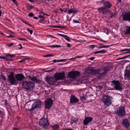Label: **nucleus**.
Instances as JSON below:
<instances>
[{"mask_svg":"<svg viewBox=\"0 0 130 130\" xmlns=\"http://www.w3.org/2000/svg\"><path fill=\"white\" fill-rule=\"evenodd\" d=\"M22 21L24 23H25L26 24H27V23H27V22H25V21H24V20H22Z\"/></svg>","mask_w":130,"mask_h":130,"instance_id":"58","label":"nucleus"},{"mask_svg":"<svg viewBox=\"0 0 130 130\" xmlns=\"http://www.w3.org/2000/svg\"><path fill=\"white\" fill-rule=\"evenodd\" d=\"M15 77L17 82V81L21 82L25 78L24 76L21 74H17L15 76Z\"/></svg>","mask_w":130,"mask_h":130,"instance_id":"17","label":"nucleus"},{"mask_svg":"<svg viewBox=\"0 0 130 130\" xmlns=\"http://www.w3.org/2000/svg\"><path fill=\"white\" fill-rule=\"evenodd\" d=\"M101 41H103V42H105V43L107 42V41L103 40H101Z\"/></svg>","mask_w":130,"mask_h":130,"instance_id":"62","label":"nucleus"},{"mask_svg":"<svg viewBox=\"0 0 130 130\" xmlns=\"http://www.w3.org/2000/svg\"><path fill=\"white\" fill-rule=\"evenodd\" d=\"M93 118L91 117H85L83 121V124L85 125H86L92 121Z\"/></svg>","mask_w":130,"mask_h":130,"instance_id":"15","label":"nucleus"},{"mask_svg":"<svg viewBox=\"0 0 130 130\" xmlns=\"http://www.w3.org/2000/svg\"><path fill=\"white\" fill-rule=\"evenodd\" d=\"M129 56V55H128L127 56H125L123 57H122V58H118L117 59L118 60H121V59H124L125 58H127L128 56Z\"/></svg>","mask_w":130,"mask_h":130,"instance_id":"37","label":"nucleus"},{"mask_svg":"<svg viewBox=\"0 0 130 130\" xmlns=\"http://www.w3.org/2000/svg\"><path fill=\"white\" fill-rule=\"evenodd\" d=\"M110 46L109 45H106L103 46V45L102 44H100L99 46V48H103L108 47Z\"/></svg>","mask_w":130,"mask_h":130,"instance_id":"30","label":"nucleus"},{"mask_svg":"<svg viewBox=\"0 0 130 130\" xmlns=\"http://www.w3.org/2000/svg\"><path fill=\"white\" fill-rule=\"evenodd\" d=\"M60 28H62V29L65 28H66V26H60Z\"/></svg>","mask_w":130,"mask_h":130,"instance_id":"53","label":"nucleus"},{"mask_svg":"<svg viewBox=\"0 0 130 130\" xmlns=\"http://www.w3.org/2000/svg\"><path fill=\"white\" fill-rule=\"evenodd\" d=\"M111 86L117 90H121L122 89L120 82L118 80H113L111 82Z\"/></svg>","mask_w":130,"mask_h":130,"instance_id":"5","label":"nucleus"},{"mask_svg":"<svg viewBox=\"0 0 130 130\" xmlns=\"http://www.w3.org/2000/svg\"><path fill=\"white\" fill-rule=\"evenodd\" d=\"M39 18H41V19H43V18H45V17H44V16L42 15H40L39 16Z\"/></svg>","mask_w":130,"mask_h":130,"instance_id":"49","label":"nucleus"},{"mask_svg":"<svg viewBox=\"0 0 130 130\" xmlns=\"http://www.w3.org/2000/svg\"><path fill=\"white\" fill-rule=\"evenodd\" d=\"M55 79L54 80L57 82V81L61 80H63L65 77V74L64 72H59L55 74L54 75Z\"/></svg>","mask_w":130,"mask_h":130,"instance_id":"7","label":"nucleus"},{"mask_svg":"<svg viewBox=\"0 0 130 130\" xmlns=\"http://www.w3.org/2000/svg\"><path fill=\"white\" fill-rule=\"evenodd\" d=\"M19 46H20V47L19 48V49L20 50V49H21L23 47H22V46L21 44H19Z\"/></svg>","mask_w":130,"mask_h":130,"instance_id":"52","label":"nucleus"},{"mask_svg":"<svg viewBox=\"0 0 130 130\" xmlns=\"http://www.w3.org/2000/svg\"><path fill=\"white\" fill-rule=\"evenodd\" d=\"M122 125L125 128H128L130 125V123L127 119H125L122 121Z\"/></svg>","mask_w":130,"mask_h":130,"instance_id":"20","label":"nucleus"},{"mask_svg":"<svg viewBox=\"0 0 130 130\" xmlns=\"http://www.w3.org/2000/svg\"><path fill=\"white\" fill-rule=\"evenodd\" d=\"M95 58V57H91L90 58V60H91L92 61V60H93Z\"/></svg>","mask_w":130,"mask_h":130,"instance_id":"54","label":"nucleus"},{"mask_svg":"<svg viewBox=\"0 0 130 130\" xmlns=\"http://www.w3.org/2000/svg\"><path fill=\"white\" fill-rule=\"evenodd\" d=\"M57 60H56L55 59L53 60V61L54 62V63L56 62H57Z\"/></svg>","mask_w":130,"mask_h":130,"instance_id":"59","label":"nucleus"},{"mask_svg":"<svg viewBox=\"0 0 130 130\" xmlns=\"http://www.w3.org/2000/svg\"><path fill=\"white\" fill-rule=\"evenodd\" d=\"M87 70V72L88 73H91L93 74H97L99 78L102 77L106 74L104 70L103 69L101 70L98 69L96 70L91 68H88Z\"/></svg>","mask_w":130,"mask_h":130,"instance_id":"1","label":"nucleus"},{"mask_svg":"<svg viewBox=\"0 0 130 130\" xmlns=\"http://www.w3.org/2000/svg\"><path fill=\"white\" fill-rule=\"evenodd\" d=\"M126 53H130V51H127L126 52H125L123 53V54Z\"/></svg>","mask_w":130,"mask_h":130,"instance_id":"57","label":"nucleus"},{"mask_svg":"<svg viewBox=\"0 0 130 130\" xmlns=\"http://www.w3.org/2000/svg\"><path fill=\"white\" fill-rule=\"evenodd\" d=\"M59 127V126L58 124H56L52 126V128L53 130H58Z\"/></svg>","mask_w":130,"mask_h":130,"instance_id":"25","label":"nucleus"},{"mask_svg":"<svg viewBox=\"0 0 130 130\" xmlns=\"http://www.w3.org/2000/svg\"><path fill=\"white\" fill-rule=\"evenodd\" d=\"M45 79L46 81L48 83L52 84H55L56 82L54 80V79H53V78L51 76H47L45 77Z\"/></svg>","mask_w":130,"mask_h":130,"instance_id":"14","label":"nucleus"},{"mask_svg":"<svg viewBox=\"0 0 130 130\" xmlns=\"http://www.w3.org/2000/svg\"><path fill=\"white\" fill-rule=\"evenodd\" d=\"M17 38L18 39H19V40H24L26 41H27V40H26V39H24V38Z\"/></svg>","mask_w":130,"mask_h":130,"instance_id":"41","label":"nucleus"},{"mask_svg":"<svg viewBox=\"0 0 130 130\" xmlns=\"http://www.w3.org/2000/svg\"><path fill=\"white\" fill-rule=\"evenodd\" d=\"M45 18L41 19L39 21V22L40 23H43L42 22L43 21Z\"/></svg>","mask_w":130,"mask_h":130,"instance_id":"48","label":"nucleus"},{"mask_svg":"<svg viewBox=\"0 0 130 130\" xmlns=\"http://www.w3.org/2000/svg\"><path fill=\"white\" fill-rule=\"evenodd\" d=\"M1 78L3 79L4 81H6V77L5 76H4L3 75H1Z\"/></svg>","mask_w":130,"mask_h":130,"instance_id":"34","label":"nucleus"},{"mask_svg":"<svg viewBox=\"0 0 130 130\" xmlns=\"http://www.w3.org/2000/svg\"><path fill=\"white\" fill-rule=\"evenodd\" d=\"M13 45V43H11L9 44H6V45L7 46H8L9 47H10L12 46Z\"/></svg>","mask_w":130,"mask_h":130,"instance_id":"47","label":"nucleus"},{"mask_svg":"<svg viewBox=\"0 0 130 130\" xmlns=\"http://www.w3.org/2000/svg\"><path fill=\"white\" fill-rule=\"evenodd\" d=\"M27 30L28 31H29L30 32V34L31 35L32 34V33L33 32L32 30H30L29 28H27Z\"/></svg>","mask_w":130,"mask_h":130,"instance_id":"40","label":"nucleus"},{"mask_svg":"<svg viewBox=\"0 0 130 130\" xmlns=\"http://www.w3.org/2000/svg\"><path fill=\"white\" fill-rule=\"evenodd\" d=\"M95 46H96L95 45H91L89 46V47L91 49H93Z\"/></svg>","mask_w":130,"mask_h":130,"instance_id":"38","label":"nucleus"},{"mask_svg":"<svg viewBox=\"0 0 130 130\" xmlns=\"http://www.w3.org/2000/svg\"><path fill=\"white\" fill-rule=\"evenodd\" d=\"M42 104V102L41 101L35 102L34 103L32 107L30 109V111H33L35 110V108H41Z\"/></svg>","mask_w":130,"mask_h":130,"instance_id":"11","label":"nucleus"},{"mask_svg":"<svg viewBox=\"0 0 130 130\" xmlns=\"http://www.w3.org/2000/svg\"><path fill=\"white\" fill-rule=\"evenodd\" d=\"M78 118H77L72 117L71 119V123L72 124L73 123H76L78 121Z\"/></svg>","mask_w":130,"mask_h":130,"instance_id":"24","label":"nucleus"},{"mask_svg":"<svg viewBox=\"0 0 130 130\" xmlns=\"http://www.w3.org/2000/svg\"><path fill=\"white\" fill-rule=\"evenodd\" d=\"M27 77L30 78L32 81H35L36 83H39L40 82L37 79L36 77L32 76V77H31L29 76H28Z\"/></svg>","mask_w":130,"mask_h":130,"instance_id":"21","label":"nucleus"},{"mask_svg":"<svg viewBox=\"0 0 130 130\" xmlns=\"http://www.w3.org/2000/svg\"><path fill=\"white\" fill-rule=\"evenodd\" d=\"M39 124L40 126H42L43 127L46 128L49 125V123L47 119L43 117L40 119Z\"/></svg>","mask_w":130,"mask_h":130,"instance_id":"6","label":"nucleus"},{"mask_svg":"<svg viewBox=\"0 0 130 130\" xmlns=\"http://www.w3.org/2000/svg\"><path fill=\"white\" fill-rule=\"evenodd\" d=\"M53 104V101L51 99H47L45 102V108L50 109L52 106Z\"/></svg>","mask_w":130,"mask_h":130,"instance_id":"10","label":"nucleus"},{"mask_svg":"<svg viewBox=\"0 0 130 130\" xmlns=\"http://www.w3.org/2000/svg\"><path fill=\"white\" fill-rule=\"evenodd\" d=\"M0 58L2 59H6V56L5 57L3 56H0Z\"/></svg>","mask_w":130,"mask_h":130,"instance_id":"46","label":"nucleus"},{"mask_svg":"<svg viewBox=\"0 0 130 130\" xmlns=\"http://www.w3.org/2000/svg\"><path fill=\"white\" fill-rule=\"evenodd\" d=\"M78 99L73 95H72L71 96V97L70 99V102L72 104L76 103L79 102Z\"/></svg>","mask_w":130,"mask_h":130,"instance_id":"18","label":"nucleus"},{"mask_svg":"<svg viewBox=\"0 0 130 130\" xmlns=\"http://www.w3.org/2000/svg\"><path fill=\"white\" fill-rule=\"evenodd\" d=\"M130 51V48L129 49H125L120 50L121 52H123L125 51Z\"/></svg>","mask_w":130,"mask_h":130,"instance_id":"35","label":"nucleus"},{"mask_svg":"<svg viewBox=\"0 0 130 130\" xmlns=\"http://www.w3.org/2000/svg\"><path fill=\"white\" fill-rule=\"evenodd\" d=\"M110 66H108L104 68L103 69L104 70L106 74L110 70Z\"/></svg>","mask_w":130,"mask_h":130,"instance_id":"27","label":"nucleus"},{"mask_svg":"<svg viewBox=\"0 0 130 130\" xmlns=\"http://www.w3.org/2000/svg\"><path fill=\"white\" fill-rule=\"evenodd\" d=\"M15 55H8L6 56V59L7 60H10L12 58L14 57Z\"/></svg>","mask_w":130,"mask_h":130,"instance_id":"23","label":"nucleus"},{"mask_svg":"<svg viewBox=\"0 0 130 130\" xmlns=\"http://www.w3.org/2000/svg\"><path fill=\"white\" fill-rule=\"evenodd\" d=\"M125 34L130 35V26L126 27V30Z\"/></svg>","mask_w":130,"mask_h":130,"instance_id":"28","label":"nucleus"},{"mask_svg":"<svg viewBox=\"0 0 130 130\" xmlns=\"http://www.w3.org/2000/svg\"><path fill=\"white\" fill-rule=\"evenodd\" d=\"M73 22L75 23H79V22L77 21L76 20H73Z\"/></svg>","mask_w":130,"mask_h":130,"instance_id":"51","label":"nucleus"},{"mask_svg":"<svg viewBox=\"0 0 130 130\" xmlns=\"http://www.w3.org/2000/svg\"><path fill=\"white\" fill-rule=\"evenodd\" d=\"M67 46L68 47H71L70 44L69 43H67Z\"/></svg>","mask_w":130,"mask_h":130,"instance_id":"56","label":"nucleus"},{"mask_svg":"<svg viewBox=\"0 0 130 130\" xmlns=\"http://www.w3.org/2000/svg\"><path fill=\"white\" fill-rule=\"evenodd\" d=\"M117 15V14L116 13H111V17L110 18H111L112 17L115 18L116 17Z\"/></svg>","mask_w":130,"mask_h":130,"instance_id":"31","label":"nucleus"},{"mask_svg":"<svg viewBox=\"0 0 130 130\" xmlns=\"http://www.w3.org/2000/svg\"><path fill=\"white\" fill-rule=\"evenodd\" d=\"M78 11V10L74 8H72L70 9H68L64 11V12L66 13H68L69 14L73 13L76 14Z\"/></svg>","mask_w":130,"mask_h":130,"instance_id":"13","label":"nucleus"},{"mask_svg":"<svg viewBox=\"0 0 130 130\" xmlns=\"http://www.w3.org/2000/svg\"><path fill=\"white\" fill-rule=\"evenodd\" d=\"M80 72L78 71H71L68 73L69 77L72 79L76 78L79 76Z\"/></svg>","mask_w":130,"mask_h":130,"instance_id":"9","label":"nucleus"},{"mask_svg":"<svg viewBox=\"0 0 130 130\" xmlns=\"http://www.w3.org/2000/svg\"><path fill=\"white\" fill-rule=\"evenodd\" d=\"M22 84L25 87V89L28 90L34 87V84L32 82L30 81L23 82L22 83Z\"/></svg>","mask_w":130,"mask_h":130,"instance_id":"8","label":"nucleus"},{"mask_svg":"<svg viewBox=\"0 0 130 130\" xmlns=\"http://www.w3.org/2000/svg\"><path fill=\"white\" fill-rule=\"evenodd\" d=\"M124 78L125 80L130 78V66L127 67L125 70Z\"/></svg>","mask_w":130,"mask_h":130,"instance_id":"12","label":"nucleus"},{"mask_svg":"<svg viewBox=\"0 0 130 130\" xmlns=\"http://www.w3.org/2000/svg\"><path fill=\"white\" fill-rule=\"evenodd\" d=\"M42 15H43V16H44V15H48V14H45V13H43Z\"/></svg>","mask_w":130,"mask_h":130,"instance_id":"61","label":"nucleus"},{"mask_svg":"<svg viewBox=\"0 0 130 130\" xmlns=\"http://www.w3.org/2000/svg\"><path fill=\"white\" fill-rule=\"evenodd\" d=\"M33 15L34 14H33V13H32L31 12L30 13H29L28 15V16L30 17H33Z\"/></svg>","mask_w":130,"mask_h":130,"instance_id":"43","label":"nucleus"},{"mask_svg":"<svg viewBox=\"0 0 130 130\" xmlns=\"http://www.w3.org/2000/svg\"><path fill=\"white\" fill-rule=\"evenodd\" d=\"M33 18L34 19H38V18L37 17H33Z\"/></svg>","mask_w":130,"mask_h":130,"instance_id":"60","label":"nucleus"},{"mask_svg":"<svg viewBox=\"0 0 130 130\" xmlns=\"http://www.w3.org/2000/svg\"><path fill=\"white\" fill-rule=\"evenodd\" d=\"M58 35H59L61 36H62V37H67V36L64 35H63L60 34H58Z\"/></svg>","mask_w":130,"mask_h":130,"instance_id":"45","label":"nucleus"},{"mask_svg":"<svg viewBox=\"0 0 130 130\" xmlns=\"http://www.w3.org/2000/svg\"><path fill=\"white\" fill-rule=\"evenodd\" d=\"M29 59L30 58L29 57H25L23 59L19 61V62L20 63L23 62H25V60Z\"/></svg>","mask_w":130,"mask_h":130,"instance_id":"29","label":"nucleus"},{"mask_svg":"<svg viewBox=\"0 0 130 130\" xmlns=\"http://www.w3.org/2000/svg\"><path fill=\"white\" fill-rule=\"evenodd\" d=\"M122 20L130 22V13L128 12L124 14L123 16Z\"/></svg>","mask_w":130,"mask_h":130,"instance_id":"16","label":"nucleus"},{"mask_svg":"<svg viewBox=\"0 0 130 130\" xmlns=\"http://www.w3.org/2000/svg\"><path fill=\"white\" fill-rule=\"evenodd\" d=\"M53 54H48L45 55L44 56V57H48L51 56H53Z\"/></svg>","mask_w":130,"mask_h":130,"instance_id":"39","label":"nucleus"},{"mask_svg":"<svg viewBox=\"0 0 130 130\" xmlns=\"http://www.w3.org/2000/svg\"><path fill=\"white\" fill-rule=\"evenodd\" d=\"M50 47H61V46L58 45H55L53 46H50Z\"/></svg>","mask_w":130,"mask_h":130,"instance_id":"32","label":"nucleus"},{"mask_svg":"<svg viewBox=\"0 0 130 130\" xmlns=\"http://www.w3.org/2000/svg\"><path fill=\"white\" fill-rule=\"evenodd\" d=\"M14 76V73L13 72H11L8 76V81L9 82L11 85H17L18 83Z\"/></svg>","mask_w":130,"mask_h":130,"instance_id":"2","label":"nucleus"},{"mask_svg":"<svg viewBox=\"0 0 130 130\" xmlns=\"http://www.w3.org/2000/svg\"><path fill=\"white\" fill-rule=\"evenodd\" d=\"M80 98L81 100H86V98L84 96H82Z\"/></svg>","mask_w":130,"mask_h":130,"instance_id":"44","label":"nucleus"},{"mask_svg":"<svg viewBox=\"0 0 130 130\" xmlns=\"http://www.w3.org/2000/svg\"><path fill=\"white\" fill-rule=\"evenodd\" d=\"M2 113V111H1L0 110V116L1 115Z\"/></svg>","mask_w":130,"mask_h":130,"instance_id":"63","label":"nucleus"},{"mask_svg":"<svg viewBox=\"0 0 130 130\" xmlns=\"http://www.w3.org/2000/svg\"><path fill=\"white\" fill-rule=\"evenodd\" d=\"M6 37L7 38H9L10 37H15L14 36H12V35H10V36H6Z\"/></svg>","mask_w":130,"mask_h":130,"instance_id":"55","label":"nucleus"},{"mask_svg":"<svg viewBox=\"0 0 130 130\" xmlns=\"http://www.w3.org/2000/svg\"><path fill=\"white\" fill-rule=\"evenodd\" d=\"M104 6L105 7L110 8L112 6V5L109 2L107 1L104 3Z\"/></svg>","mask_w":130,"mask_h":130,"instance_id":"22","label":"nucleus"},{"mask_svg":"<svg viewBox=\"0 0 130 130\" xmlns=\"http://www.w3.org/2000/svg\"><path fill=\"white\" fill-rule=\"evenodd\" d=\"M106 52L107 51H105L104 50H103L99 51H96L94 53L95 54L98 53L103 54L106 53Z\"/></svg>","mask_w":130,"mask_h":130,"instance_id":"26","label":"nucleus"},{"mask_svg":"<svg viewBox=\"0 0 130 130\" xmlns=\"http://www.w3.org/2000/svg\"><path fill=\"white\" fill-rule=\"evenodd\" d=\"M34 7H32L30 5H29L27 6V8L28 10H30L34 8Z\"/></svg>","mask_w":130,"mask_h":130,"instance_id":"36","label":"nucleus"},{"mask_svg":"<svg viewBox=\"0 0 130 130\" xmlns=\"http://www.w3.org/2000/svg\"><path fill=\"white\" fill-rule=\"evenodd\" d=\"M68 59H60L58 60L57 62H65Z\"/></svg>","mask_w":130,"mask_h":130,"instance_id":"33","label":"nucleus"},{"mask_svg":"<svg viewBox=\"0 0 130 130\" xmlns=\"http://www.w3.org/2000/svg\"><path fill=\"white\" fill-rule=\"evenodd\" d=\"M111 98L108 95H105L102 98V101L104 104L107 106H109L111 103Z\"/></svg>","mask_w":130,"mask_h":130,"instance_id":"3","label":"nucleus"},{"mask_svg":"<svg viewBox=\"0 0 130 130\" xmlns=\"http://www.w3.org/2000/svg\"><path fill=\"white\" fill-rule=\"evenodd\" d=\"M65 39L66 40H67V41H70V37H68V36H67V37H65Z\"/></svg>","mask_w":130,"mask_h":130,"instance_id":"42","label":"nucleus"},{"mask_svg":"<svg viewBox=\"0 0 130 130\" xmlns=\"http://www.w3.org/2000/svg\"><path fill=\"white\" fill-rule=\"evenodd\" d=\"M52 27H55V28H60V26H53Z\"/></svg>","mask_w":130,"mask_h":130,"instance_id":"50","label":"nucleus"},{"mask_svg":"<svg viewBox=\"0 0 130 130\" xmlns=\"http://www.w3.org/2000/svg\"><path fill=\"white\" fill-rule=\"evenodd\" d=\"M30 2H33L32 0H28Z\"/></svg>","mask_w":130,"mask_h":130,"instance_id":"64","label":"nucleus"},{"mask_svg":"<svg viewBox=\"0 0 130 130\" xmlns=\"http://www.w3.org/2000/svg\"><path fill=\"white\" fill-rule=\"evenodd\" d=\"M115 113L119 116H123L125 114L124 107H120L118 108Z\"/></svg>","mask_w":130,"mask_h":130,"instance_id":"4","label":"nucleus"},{"mask_svg":"<svg viewBox=\"0 0 130 130\" xmlns=\"http://www.w3.org/2000/svg\"><path fill=\"white\" fill-rule=\"evenodd\" d=\"M98 10L100 12H102L103 13L110 12V10L104 7H100L99 8Z\"/></svg>","mask_w":130,"mask_h":130,"instance_id":"19","label":"nucleus"}]
</instances>
